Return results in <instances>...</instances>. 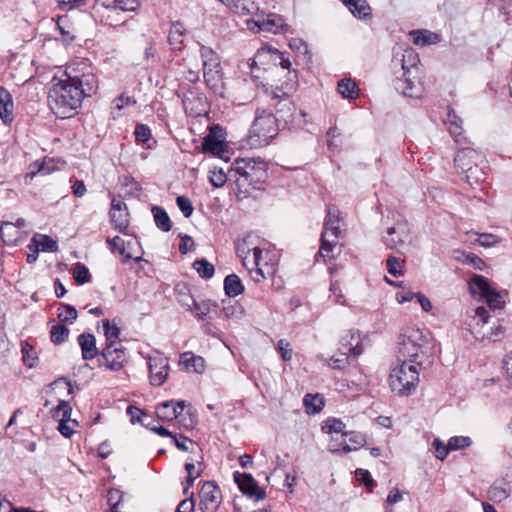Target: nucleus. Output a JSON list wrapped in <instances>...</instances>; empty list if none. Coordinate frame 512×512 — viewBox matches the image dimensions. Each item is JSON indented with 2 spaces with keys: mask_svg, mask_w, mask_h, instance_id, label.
Returning a JSON list of instances; mask_svg holds the SVG:
<instances>
[{
  "mask_svg": "<svg viewBox=\"0 0 512 512\" xmlns=\"http://www.w3.org/2000/svg\"><path fill=\"white\" fill-rule=\"evenodd\" d=\"M350 356H342L340 357L333 356L329 361V366L333 369H343L349 364Z\"/></svg>",
  "mask_w": 512,
  "mask_h": 512,
  "instance_id": "63",
  "label": "nucleus"
},
{
  "mask_svg": "<svg viewBox=\"0 0 512 512\" xmlns=\"http://www.w3.org/2000/svg\"><path fill=\"white\" fill-rule=\"evenodd\" d=\"M303 403L308 414H316L320 412L324 406V400L318 394H306Z\"/></svg>",
  "mask_w": 512,
  "mask_h": 512,
  "instance_id": "35",
  "label": "nucleus"
},
{
  "mask_svg": "<svg viewBox=\"0 0 512 512\" xmlns=\"http://www.w3.org/2000/svg\"><path fill=\"white\" fill-rule=\"evenodd\" d=\"M382 241L388 249H399L410 241V227L408 222L398 215L393 226L388 227Z\"/></svg>",
  "mask_w": 512,
  "mask_h": 512,
  "instance_id": "10",
  "label": "nucleus"
},
{
  "mask_svg": "<svg viewBox=\"0 0 512 512\" xmlns=\"http://www.w3.org/2000/svg\"><path fill=\"white\" fill-rule=\"evenodd\" d=\"M78 344L81 348L82 358L92 360L98 355L96 339L93 334L82 333L78 336Z\"/></svg>",
  "mask_w": 512,
  "mask_h": 512,
  "instance_id": "23",
  "label": "nucleus"
},
{
  "mask_svg": "<svg viewBox=\"0 0 512 512\" xmlns=\"http://www.w3.org/2000/svg\"><path fill=\"white\" fill-rule=\"evenodd\" d=\"M473 311V321L475 322L472 326V334L474 337L479 341H497L501 339V337L504 334L503 327L501 325H497L495 327L490 328L489 331L484 330V326L488 323L489 320V313L488 310L483 307L479 306L475 308Z\"/></svg>",
  "mask_w": 512,
  "mask_h": 512,
  "instance_id": "8",
  "label": "nucleus"
},
{
  "mask_svg": "<svg viewBox=\"0 0 512 512\" xmlns=\"http://www.w3.org/2000/svg\"><path fill=\"white\" fill-rule=\"evenodd\" d=\"M123 499V493L115 488H111L107 492V502L109 505L108 512H119V506Z\"/></svg>",
  "mask_w": 512,
  "mask_h": 512,
  "instance_id": "45",
  "label": "nucleus"
},
{
  "mask_svg": "<svg viewBox=\"0 0 512 512\" xmlns=\"http://www.w3.org/2000/svg\"><path fill=\"white\" fill-rule=\"evenodd\" d=\"M103 329L106 337L105 344H114L115 342H121L119 340L120 329L117 325H111L108 319L103 320Z\"/></svg>",
  "mask_w": 512,
  "mask_h": 512,
  "instance_id": "44",
  "label": "nucleus"
},
{
  "mask_svg": "<svg viewBox=\"0 0 512 512\" xmlns=\"http://www.w3.org/2000/svg\"><path fill=\"white\" fill-rule=\"evenodd\" d=\"M234 480L241 492L249 498H254L256 501H259L266 497L265 490L258 486V483L251 474L235 472Z\"/></svg>",
  "mask_w": 512,
  "mask_h": 512,
  "instance_id": "16",
  "label": "nucleus"
},
{
  "mask_svg": "<svg viewBox=\"0 0 512 512\" xmlns=\"http://www.w3.org/2000/svg\"><path fill=\"white\" fill-rule=\"evenodd\" d=\"M420 370L419 366L405 362L395 367L389 377L391 390L399 396L411 395L418 386Z\"/></svg>",
  "mask_w": 512,
  "mask_h": 512,
  "instance_id": "7",
  "label": "nucleus"
},
{
  "mask_svg": "<svg viewBox=\"0 0 512 512\" xmlns=\"http://www.w3.org/2000/svg\"><path fill=\"white\" fill-rule=\"evenodd\" d=\"M180 364L185 366L188 371L203 373L205 370V360L201 356H197L192 352H184L180 356Z\"/></svg>",
  "mask_w": 512,
  "mask_h": 512,
  "instance_id": "27",
  "label": "nucleus"
},
{
  "mask_svg": "<svg viewBox=\"0 0 512 512\" xmlns=\"http://www.w3.org/2000/svg\"><path fill=\"white\" fill-rule=\"evenodd\" d=\"M113 3L115 4V10L136 11L140 7L139 0H113Z\"/></svg>",
  "mask_w": 512,
  "mask_h": 512,
  "instance_id": "51",
  "label": "nucleus"
},
{
  "mask_svg": "<svg viewBox=\"0 0 512 512\" xmlns=\"http://www.w3.org/2000/svg\"><path fill=\"white\" fill-rule=\"evenodd\" d=\"M176 204L185 217L188 218L192 215L194 208L188 197L183 195L178 196L176 198Z\"/></svg>",
  "mask_w": 512,
  "mask_h": 512,
  "instance_id": "48",
  "label": "nucleus"
},
{
  "mask_svg": "<svg viewBox=\"0 0 512 512\" xmlns=\"http://www.w3.org/2000/svg\"><path fill=\"white\" fill-rule=\"evenodd\" d=\"M186 406L185 401H174L169 400L160 403L156 407V415L159 419L164 421H172L174 419H177L181 413L183 412L184 408Z\"/></svg>",
  "mask_w": 512,
  "mask_h": 512,
  "instance_id": "21",
  "label": "nucleus"
},
{
  "mask_svg": "<svg viewBox=\"0 0 512 512\" xmlns=\"http://www.w3.org/2000/svg\"><path fill=\"white\" fill-rule=\"evenodd\" d=\"M71 412L72 408L65 400L59 401L54 412V417L60 418L58 430L66 438L73 434L72 428L68 425V422L71 421Z\"/></svg>",
  "mask_w": 512,
  "mask_h": 512,
  "instance_id": "22",
  "label": "nucleus"
},
{
  "mask_svg": "<svg viewBox=\"0 0 512 512\" xmlns=\"http://www.w3.org/2000/svg\"><path fill=\"white\" fill-rule=\"evenodd\" d=\"M290 83H286L285 86L276 87L272 92V100L276 101L274 107L276 110L275 118L277 124L284 123L289 129L296 126H300L305 121L303 118L306 113L302 110H297L294 103L290 99V92L295 88L296 81L289 79Z\"/></svg>",
  "mask_w": 512,
  "mask_h": 512,
  "instance_id": "4",
  "label": "nucleus"
},
{
  "mask_svg": "<svg viewBox=\"0 0 512 512\" xmlns=\"http://www.w3.org/2000/svg\"><path fill=\"white\" fill-rule=\"evenodd\" d=\"M100 355L104 362L100 363L99 366L103 365L106 369L111 371H118L122 369L128 362L126 349L122 342L105 344Z\"/></svg>",
  "mask_w": 512,
  "mask_h": 512,
  "instance_id": "11",
  "label": "nucleus"
},
{
  "mask_svg": "<svg viewBox=\"0 0 512 512\" xmlns=\"http://www.w3.org/2000/svg\"><path fill=\"white\" fill-rule=\"evenodd\" d=\"M193 267L196 269L199 276L203 279H210L214 275V266L206 259H197L193 263Z\"/></svg>",
  "mask_w": 512,
  "mask_h": 512,
  "instance_id": "42",
  "label": "nucleus"
},
{
  "mask_svg": "<svg viewBox=\"0 0 512 512\" xmlns=\"http://www.w3.org/2000/svg\"><path fill=\"white\" fill-rule=\"evenodd\" d=\"M278 126L274 114L265 109H257L247 136L250 147L261 148L267 146L278 134Z\"/></svg>",
  "mask_w": 512,
  "mask_h": 512,
  "instance_id": "6",
  "label": "nucleus"
},
{
  "mask_svg": "<svg viewBox=\"0 0 512 512\" xmlns=\"http://www.w3.org/2000/svg\"><path fill=\"white\" fill-rule=\"evenodd\" d=\"M73 278L78 285L91 282V274L89 269L81 263H76L72 270Z\"/></svg>",
  "mask_w": 512,
  "mask_h": 512,
  "instance_id": "40",
  "label": "nucleus"
},
{
  "mask_svg": "<svg viewBox=\"0 0 512 512\" xmlns=\"http://www.w3.org/2000/svg\"><path fill=\"white\" fill-rule=\"evenodd\" d=\"M498 237L493 234L483 233L480 234L477 243L483 247H491L498 242Z\"/></svg>",
  "mask_w": 512,
  "mask_h": 512,
  "instance_id": "62",
  "label": "nucleus"
},
{
  "mask_svg": "<svg viewBox=\"0 0 512 512\" xmlns=\"http://www.w3.org/2000/svg\"><path fill=\"white\" fill-rule=\"evenodd\" d=\"M349 11L359 19L371 17V8L366 0H343Z\"/></svg>",
  "mask_w": 512,
  "mask_h": 512,
  "instance_id": "29",
  "label": "nucleus"
},
{
  "mask_svg": "<svg viewBox=\"0 0 512 512\" xmlns=\"http://www.w3.org/2000/svg\"><path fill=\"white\" fill-rule=\"evenodd\" d=\"M355 473L358 481L362 482L366 487L371 488L376 485L368 470L359 468Z\"/></svg>",
  "mask_w": 512,
  "mask_h": 512,
  "instance_id": "55",
  "label": "nucleus"
},
{
  "mask_svg": "<svg viewBox=\"0 0 512 512\" xmlns=\"http://www.w3.org/2000/svg\"><path fill=\"white\" fill-rule=\"evenodd\" d=\"M277 349L281 354V357L284 361H289L292 358V350L290 348L289 342L284 339H280L278 341Z\"/></svg>",
  "mask_w": 512,
  "mask_h": 512,
  "instance_id": "59",
  "label": "nucleus"
},
{
  "mask_svg": "<svg viewBox=\"0 0 512 512\" xmlns=\"http://www.w3.org/2000/svg\"><path fill=\"white\" fill-rule=\"evenodd\" d=\"M322 430L329 434H341L342 437L348 435L345 423H343L340 419L336 418L327 419L322 427Z\"/></svg>",
  "mask_w": 512,
  "mask_h": 512,
  "instance_id": "36",
  "label": "nucleus"
},
{
  "mask_svg": "<svg viewBox=\"0 0 512 512\" xmlns=\"http://www.w3.org/2000/svg\"><path fill=\"white\" fill-rule=\"evenodd\" d=\"M338 351L342 356L357 358L363 352L361 336L358 331L349 330L339 340Z\"/></svg>",
  "mask_w": 512,
  "mask_h": 512,
  "instance_id": "15",
  "label": "nucleus"
},
{
  "mask_svg": "<svg viewBox=\"0 0 512 512\" xmlns=\"http://www.w3.org/2000/svg\"><path fill=\"white\" fill-rule=\"evenodd\" d=\"M194 506L195 502L191 495L179 503L176 512H192L194 510Z\"/></svg>",
  "mask_w": 512,
  "mask_h": 512,
  "instance_id": "64",
  "label": "nucleus"
},
{
  "mask_svg": "<svg viewBox=\"0 0 512 512\" xmlns=\"http://www.w3.org/2000/svg\"><path fill=\"white\" fill-rule=\"evenodd\" d=\"M419 62V56L413 49H407L402 54V77L397 78L394 85L395 89L406 97L418 98L421 95L420 83L416 81Z\"/></svg>",
  "mask_w": 512,
  "mask_h": 512,
  "instance_id": "5",
  "label": "nucleus"
},
{
  "mask_svg": "<svg viewBox=\"0 0 512 512\" xmlns=\"http://www.w3.org/2000/svg\"><path fill=\"white\" fill-rule=\"evenodd\" d=\"M386 268L393 277H401L404 274V260L395 256H389L386 260Z\"/></svg>",
  "mask_w": 512,
  "mask_h": 512,
  "instance_id": "43",
  "label": "nucleus"
},
{
  "mask_svg": "<svg viewBox=\"0 0 512 512\" xmlns=\"http://www.w3.org/2000/svg\"><path fill=\"white\" fill-rule=\"evenodd\" d=\"M204 81L209 89L215 94L223 96L224 81L221 69L203 71Z\"/></svg>",
  "mask_w": 512,
  "mask_h": 512,
  "instance_id": "24",
  "label": "nucleus"
},
{
  "mask_svg": "<svg viewBox=\"0 0 512 512\" xmlns=\"http://www.w3.org/2000/svg\"><path fill=\"white\" fill-rule=\"evenodd\" d=\"M222 146V143L215 139L213 136L208 135L203 142V149L207 152H216L219 151Z\"/></svg>",
  "mask_w": 512,
  "mask_h": 512,
  "instance_id": "58",
  "label": "nucleus"
},
{
  "mask_svg": "<svg viewBox=\"0 0 512 512\" xmlns=\"http://www.w3.org/2000/svg\"><path fill=\"white\" fill-rule=\"evenodd\" d=\"M148 367L150 383L154 386L162 385L168 377V359L161 354L150 356L148 359Z\"/></svg>",
  "mask_w": 512,
  "mask_h": 512,
  "instance_id": "14",
  "label": "nucleus"
},
{
  "mask_svg": "<svg viewBox=\"0 0 512 512\" xmlns=\"http://www.w3.org/2000/svg\"><path fill=\"white\" fill-rule=\"evenodd\" d=\"M346 437H349V442L354 445V450L364 446L366 443L365 435L360 432L348 431V435Z\"/></svg>",
  "mask_w": 512,
  "mask_h": 512,
  "instance_id": "56",
  "label": "nucleus"
},
{
  "mask_svg": "<svg viewBox=\"0 0 512 512\" xmlns=\"http://www.w3.org/2000/svg\"><path fill=\"white\" fill-rule=\"evenodd\" d=\"M328 450L333 453H348L352 451V448L345 440L339 442L337 438H332L328 444Z\"/></svg>",
  "mask_w": 512,
  "mask_h": 512,
  "instance_id": "50",
  "label": "nucleus"
},
{
  "mask_svg": "<svg viewBox=\"0 0 512 512\" xmlns=\"http://www.w3.org/2000/svg\"><path fill=\"white\" fill-rule=\"evenodd\" d=\"M152 213L157 228L163 232H169L172 228V223L167 212L162 207L154 206Z\"/></svg>",
  "mask_w": 512,
  "mask_h": 512,
  "instance_id": "33",
  "label": "nucleus"
},
{
  "mask_svg": "<svg viewBox=\"0 0 512 512\" xmlns=\"http://www.w3.org/2000/svg\"><path fill=\"white\" fill-rule=\"evenodd\" d=\"M464 173L466 182L471 187L480 185L486 179V172L482 164H475L473 167H471V170H467Z\"/></svg>",
  "mask_w": 512,
  "mask_h": 512,
  "instance_id": "31",
  "label": "nucleus"
},
{
  "mask_svg": "<svg viewBox=\"0 0 512 512\" xmlns=\"http://www.w3.org/2000/svg\"><path fill=\"white\" fill-rule=\"evenodd\" d=\"M37 251L55 252L58 249V244L48 235L37 234L32 238Z\"/></svg>",
  "mask_w": 512,
  "mask_h": 512,
  "instance_id": "34",
  "label": "nucleus"
},
{
  "mask_svg": "<svg viewBox=\"0 0 512 512\" xmlns=\"http://www.w3.org/2000/svg\"><path fill=\"white\" fill-rule=\"evenodd\" d=\"M189 300L191 301V304L187 303L186 308L199 320H203L212 309L217 307L216 303L210 300L202 302H197L193 298H189Z\"/></svg>",
  "mask_w": 512,
  "mask_h": 512,
  "instance_id": "28",
  "label": "nucleus"
},
{
  "mask_svg": "<svg viewBox=\"0 0 512 512\" xmlns=\"http://www.w3.org/2000/svg\"><path fill=\"white\" fill-rule=\"evenodd\" d=\"M340 236V227L332 226V227H324L323 232L321 234V246L319 250V254L323 258L332 259L333 249L338 244V239Z\"/></svg>",
  "mask_w": 512,
  "mask_h": 512,
  "instance_id": "19",
  "label": "nucleus"
},
{
  "mask_svg": "<svg viewBox=\"0 0 512 512\" xmlns=\"http://www.w3.org/2000/svg\"><path fill=\"white\" fill-rule=\"evenodd\" d=\"M13 101L10 93L3 87H0V118L5 124L11 123L13 115Z\"/></svg>",
  "mask_w": 512,
  "mask_h": 512,
  "instance_id": "25",
  "label": "nucleus"
},
{
  "mask_svg": "<svg viewBox=\"0 0 512 512\" xmlns=\"http://www.w3.org/2000/svg\"><path fill=\"white\" fill-rule=\"evenodd\" d=\"M224 291L229 298L236 297L244 292V286L238 275L229 274L225 277Z\"/></svg>",
  "mask_w": 512,
  "mask_h": 512,
  "instance_id": "30",
  "label": "nucleus"
},
{
  "mask_svg": "<svg viewBox=\"0 0 512 512\" xmlns=\"http://www.w3.org/2000/svg\"><path fill=\"white\" fill-rule=\"evenodd\" d=\"M448 129L457 144L462 145L467 143V138L463 134L462 123L451 125Z\"/></svg>",
  "mask_w": 512,
  "mask_h": 512,
  "instance_id": "52",
  "label": "nucleus"
},
{
  "mask_svg": "<svg viewBox=\"0 0 512 512\" xmlns=\"http://www.w3.org/2000/svg\"><path fill=\"white\" fill-rule=\"evenodd\" d=\"M77 316V310L72 305L62 303L58 308V318L61 322L72 324Z\"/></svg>",
  "mask_w": 512,
  "mask_h": 512,
  "instance_id": "39",
  "label": "nucleus"
},
{
  "mask_svg": "<svg viewBox=\"0 0 512 512\" xmlns=\"http://www.w3.org/2000/svg\"><path fill=\"white\" fill-rule=\"evenodd\" d=\"M469 289L471 294L479 295L480 298L486 300L490 309H502L504 300L499 292L493 289L487 278L482 275H473L469 281Z\"/></svg>",
  "mask_w": 512,
  "mask_h": 512,
  "instance_id": "9",
  "label": "nucleus"
},
{
  "mask_svg": "<svg viewBox=\"0 0 512 512\" xmlns=\"http://www.w3.org/2000/svg\"><path fill=\"white\" fill-rule=\"evenodd\" d=\"M186 29L181 22H173L169 30L168 41L170 45L177 46L183 42L182 37L185 35Z\"/></svg>",
  "mask_w": 512,
  "mask_h": 512,
  "instance_id": "38",
  "label": "nucleus"
},
{
  "mask_svg": "<svg viewBox=\"0 0 512 512\" xmlns=\"http://www.w3.org/2000/svg\"><path fill=\"white\" fill-rule=\"evenodd\" d=\"M357 84L351 79H342L338 83V92L344 97L355 99L358 96Z\"/></svg>",
  "mask_w": 512,
  "mask_h": 512,
  "instance_id": "37",
  "label": "nucleus"
},
{
  "mask_svg": "<svg viewBox=\"0 0 512 512\" xmlns=\"http://www.w3.org/2000/svg\"><path fill=\"white\" fill-rule=\"evenodd\" d=\"M209 180L214 187L220 188L225 185L227 181V175L222 168L214 167L210 170Z\"/></svg>",
  "mask_w": 512,
  "mask_h": 512,
  "instance_id": "46",
  "label": "nucleus"
},
{
  "mask_svg": "<svg viewBox=\"0 0 512 512\" xmlns=\"http://www.w3.org/2000/svg\"><path fill=\"white\" fill-rule=\"evenodd\" d=\"M98 80L93 73L68 76L53 83L48 94V103L53 113L62 119L73 116L81 107L84 97L96 93Z\"/></svg>",
  "mask_w": 512,
  "mask_h": 512,
  "instance_id": "1",
  "label": "nucleus"
},
{
  "mask_svg": "<svg viewBox=\"0 0 512 512\" xmlns=\"http://www.w3.org/2000/svg\"><path fill=\"white\" fill-rule=\"evenodd\" d=\"M267 170L268 164L262 159L242 158L235 161L234 168L230 172L238 175L235 184L239 193L248 196L261 188L267 179Z\"/></svg>",
  "mask_w": 512,
  "mask_h": 512,
  "instance_id": "3",
  "label": "nucleus"
},
{
  "mask_svg": "<svg viewBox=\"0 0 512 512\" xmlns=\"http://www.w3.org/2000/svg\"><path fill=\"white\" fill-rule=\"evenodd\" d=\"M134 135L138 143L146 144L151 137V130L145 124H138L135 128Z\"/></svg>",
  "mask_w": 512,
  "mask_h": 512,
  "instance_id": "49",
  "label": "nucleus"
},
{
  "mask_svg": "<svg viewBox=\"0 0 512 512\" xmlns=\"http://www.w3.org/2000/svg\"><path fill=\"white\" fill-rule=\"evenodd\" d=\"M223 312L227 318H240L244 313V309L237 303H229L223 307Z\"/></svg>",
  "mask_w": 512,
  "mask_h": 512,
  "instance_id": "53",
  "label": "nucleus"
},
{
  "mask_svg": "<svg viewBox=\"0 0 512 512\" xmlns=\"http://www.w3.org/2000/svg\"><path fill=\"white\" fill-rule=\"evenodd\" d=\"M397 359L426 369L433 362L432 346L427 335L420 329L406 328L398 337Z\"/></svg>",
  "mask_w": 512,
  "mask_h": 512,
  "instance_id": "2",
  "label": "nucleus"
},
{
  "mask_svg": "<svg viewBox=\"0 0 512 512\" xmlns=\"http://www.w3.org/2000/svg\"><path fill=\"white\" fill-rule=\"evenodd\" d=\"M106 243L112 252L117 250L121 255H124V241L119 236L108 238Z\"/></svg>",
  "mask_w": 512,
  "mask_h": 512,
  "instance_id": "61",
  "label": "nucleus"
},
{
  "mask_svg": "<svg viewBox=\"0 0 512 512\" xmlns=\"http://www.w3.org/2000/svg\"><path fill=\"white\" fill-rule=\"evenodd\" d=\"M484 162V156L471 147L460 149L454 158L455 167L461 173L471 170V167L475 164H483Z\"/></svg>",
  "mask_w": 512,
  "mask_h": 512,
  "instance_id": "17",
  "label": "nucleus"
},
{
  "mask_svg": "<svg viewBox=\"0 0 512 512\" xmlns=\"http://www.w3.org/2000/svg\"><path fill=\"white\" fill-rule=\"evenodd\" d=\"M109 215L113 228L124 235H128L130 221L126 204L121 200L113 198Z\"/></svg>",
  "mask_w": 512,
  "mask_h": 512,
  "instance_id": "13",
  "label": "nucleus"
},
{
  "mask_svg": "<svg viewBox=\"0 0 512 512\" xmlns=\"http://www.w3.org/2000/svg\"><path fill=\"white\" fill-rule=\"evenodd\" d=\"M411 35L415 45L425 46L436 44L440 41L439 35L429 30L413 31Z\"/></svg>",
  "mask_w": 512,
  "mask_h": 512,
  "instance_id": "32",
  "label": "nucleus"
},
{
  "mask_svg": "<svg viewBox=\"0 0 512 512\" xmlns=\"http://www.w3.org/2000/svg\"><path fill=\"white\" fill-rule=\"evenodd\" d=\"M69 329L63 324H55L51 327L50 338L54 344H62L68 339Z\"/></svg>",
  "mask_w": 512,
  "mask_h": 512,
  "instance_id": "41",
  "label": "nucleus"
},
{
  "mask_svg": "<svg viewBox=\"0 0 512 512\" xmlns=\"http://www.w3.org/2000/svg\"><path fill=\"white\" fill-rule=\"evenodd\" d=\"M340 136H341V133L337 127H331L327 131V137L329 138L328 148L330 150L334 151V150L338 149L340 144L337 143L336 139H338Z\"/></svg>",
  "mask_w": 512,
  "mask_h": 512,
  "instance_id": "57",
  "label": "nucleus"
},
{
  "mask_svg": "<svg viewBox=\"0 0 512 512\" xmlns=\"http://www.w3.org/2000/svg\"><path fill=\"white\" fill-rule=\"evenodd\" d=\"M472 444V440L468 436H453L448 440V448L451 451H456L469 447Z\"/></svg>",
  "mask_w": 512,
  "mask_h": 512,
  "instance_id": "47",
  "label": "nucleus"
},
{
  "mask_svg": "<svg viewBox=\"0 0 512 512\" xmlns=\"http://www.w3.org/2000/svg\"><path fill=\"white\" fill-rule=\"evenodd\" d=\"M93 0H57L61 5L68 6V9H82L87 7Z\"/></svg>",
  "mask_w": 512,
  "mask_h": 512,
  "instance_id": "60",
  "label": "nucleus"
},
{
  "mask_svg": "<svg viewBox=\"0 0 512 512\" xmlns=\"http://www.w3.org/2000/svg\"><path fill=\"white\" fill-rule=\"evenodd\" d=\"M185 112L191 116H200L205 109V97L196 89L187 90L182 97Z\"/></svg>",
  "mask_w": 512,
  "mask_h": 512,
  "instance_id": "18",
  "label": "nucleus"
},
{
  "mask_svg": "<svg viewBox=\"0 0 512 512\" xmlns=\"http://www.w3.org/2000/svg\"><path fill=\"white\" fill-rule=\"evenodd\" d=\"M199 498L202 511H215L222 500L221 490L215 482L206 481L199 491Z\"/></svg>",
  "mask_w": 512,
  "mask_h": 512,
  "instance_id": "12",
  "label": "nucleus"
},
{
  "mask_svg": "<svg viewBox=\"0 0 512 512\" xmlns=\"http://www.w3.org/2000/svg\"><path fill=\"white\" fill-rule=\"evenodd\" d=\"M340 236V227L332 226V227H324L323 232L321 234V246L319 250V254L323 258L332 259L333 249L338 244V239Z\"/></svg>",
  "mask_w": 512,
  "mask_h": 512,
  "instance_id": "20",
  "label": "nucleus"
},
{
  "mask_svg": "<svg viewBox=\"0 0 512 512\" xmlns=\"http://www.w3.org/2000/svg\"><path fill=\"white\" fill-rule=\"evenodd\" d=\"M200 56L202 58L203 71L221 69L220 58L212 48L200 45Z\"/></svg>",
  "mask_w": 512,
  "mask_h": 512,
  "instance_id": "26",
  "label": "nucleus"
},
{
  "mask_svg": "<svg viewBox=\"0 0 512 512\" xmlns=\"http://www.w3.org/2000/svg\"><path fill=\"white\" fill-rule=\"evenodd\" d=\"M432 445L435 449L436 458L441 461H443L447 457L448 453L451 451L450 448H448V443L445 445L438 438L434 439Z\"/></svg>",
  "mask_w": 512,
  "mask_h": 512,
  "instance_id": "54",
  "label": "nucleus"
}]
</instances>
